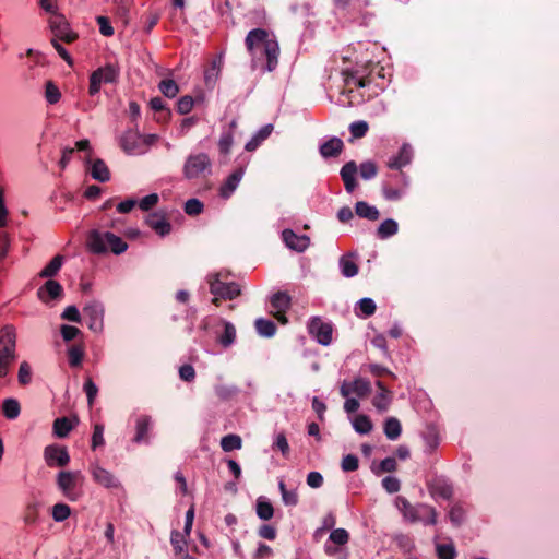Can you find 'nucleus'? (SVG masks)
I'll return each instance as SVG.
<instances>
[{
	"mask_svg": "<svg viewBox=\"0 0 559 559\" xmlns=\"http://www.w3.org/2000/svg\"><path fill=\"white\" fill-rule=\"evenodd\" d=\"M384 69L372 62L356 64L341 72L343 86L341 94L347 97L346 105L359 104L378 95L384 85Z\"/></svg>",
	"mask_w": 559,
	"mask_h": 559,
	"instance_id": "1",
	"label": "nucleus"
},
{
	"mask_svg": "<svg viewBox=\"0 0 559 559\" xmlns=\"http://www.w3.org/2000/svg\"><path fill=\"white\" fill-rule=\"evenodd\" d=\"M254 69L272 72L278 64L281 48L275 35L265 28L251 29L245 39Z\"/></svg>",
	"mask_w": 559,
	"mask_h": 559,
	"instance_id": "2",
	"label": "nucleus"
},
{
	"mask_svg": "<svg viewBox=\"0 0 559 559\" xmlns=\"http://www.w3.org/2000/svg\"><path fill=\"white\" fill-rule=\"evenodd\" d=\"M86 247L91 252L97 254L107 252L121 254L128 249V243L110 231L91 230L87 236Z\"/></svg>",
	"mask_w": 559,
	"mask_h": 559,
	"instance_id": "3",
	"label": "nucleus"
},
{
	"mask_svg": "<svg viewBox=\"0 0 559 559\" xmlns=\"http://www.w3.org/2000/svg\"><path fill=\"white\" fill-rule=\"evenodd\" d=\"M340 391L342 396L346 399L344 411L347 414H354L359 409L360 404L358 400L353 396L355 395L359 399L367 397L371 392V384L366 379L356 378L352 381H344Z\"/></svg>",
	"mask_w": 559,
	"mask_h": 559,
	"instance_id": "4",
	"label": "nucleus"
},
{
	"mask_svg": "<svg viewBox=\"0 0 559 559\" xmlns=\"http://www.w3.org/2000/svg\"><path fill=\"white\" fill-rule=\"evenodd\" d=\"M120 74L118 62L106 63L93 71L90 75L88 94L95 95L100 91L103 84L116 83Z\"/></svg>",
	"mask_w": 559,
	"mask_h": 559,
	"instance_id": "5",
	"label": "nucleus"
},
{
	"mask_svg": "<svg viewBox=\"0 0 559 559\" xmlns=\"http://www.w3.org/2000/svg\"><path fill=\"white\" fill-rule=\"evenodd\" d=\"M408 187L407 176L403 171H391L386 175L382 192L386 200L396 201L402 199Z\"/></svg>",
	"mask_w": 559,
	"mask_h": 559,
	"instance_id": "6",
	"label": "nucleus"
},
{
	"mask_svg": "<svg viewBox=\"0 0 559 559\" xmlns=\"http://www.w3.org/2000/svg\"><path fill=\"white\" fill-rule=\"evenodd\" d=\"M49 27L52 33L51 39L61 40L66 44H72L79 39V33L71 27L69 21L61 13H55L50 16Z\"/></svg>",
	"mask_w": 559,
	"mask_h": 559,
	"instance_id": "7",
	"label": "nucleus"
},
{
	"mask_svg": "<svg viewBox=\"0 0 559 559\" xmlns=\"http://www.w3.org/2000/svg\"><path fill=\"white\" fill-rule=\"evenodd\" d=\"M57 484L62 493L74 501L81 496L83 476L80 472L62 471L57 476Z\"/></svg>",
	"mask_w": 559,
	"mask_h": 559,
	"instance_id": "8",
	"label": "nucleus"
},
{
	"mask_svg": "<svg viewBox=\"0 0 559 559\" xmlns=\"http://www.w3.org/2000/svg\"><path fill=\"white\" fill-rule=\"evenodd\" d=\"M308 332L322 345H329L333 338V326L320 317H313L308 322Z\"/></svg>",
	"mask_w": 559,
	"mask_h": 559,
	"instance_id": "9",
	"label": "nucleus"
},
{
	"mask_svg": "<svg viewBox=\"0 0 559 559\" xmlns=\"http://www.w3.org/2000/svg\"><path fill=\"white\" fill-rule=\"evenodd\" d=\"M210 290L214 296H221L224 300H231L240 295V288L238 284L234 282H224L219 275L211 277Z\"/></svg>",
	"mask_w": 559,
	"mask_h": 559,
	"instance_id": "10",
	"label": "nucleus"
},
{
	"mask_svg": "<svg viewBox=\"0 0 559 559\" xmlns=\"http://www.w3.org/2000/svg\"><path fill=\"white\" fill-rule=\"evenodd\" d=\"M210 164V158L204 153L190 155L185 164V175L188 178H198L209 168Z\"/></svg>",
	"mask_w": 559,
	"mask_h": 559,
	"instance_id": "11",
	"label": "nucleus"
},
{
	"mask_svg": "<svg viewBox=\"0 0 559 559\" xmlns=\"http://www.w3.org/2000/svg\"><path fill=\"white\" fill-rule=\"evenodd\" d=\"M44 455L47 465L50 467H63L70 462V456L66 447L48 445L45 448Z\"/></svg>",
	"mask_w": 559,
	"mask_h": 559,
	"instance_id": "12",
	"label": "nucleus"
},
{
	"mask_svg": "<svg viewBox=\"0 0 559 559\" xmlns=\"http://www.w3.org/2000/svg\"><path fill=\"white\" fill-rule=\"evenodd\" d=\"M84 320L90 330L100 332L104 328V310L96 304L87 305L83 308Z\"/></svg>",
	"mask_w": 559,
	"mask_h": 559,
	"instance_id": "13",
	"label": "nucleus"
},
{
	"mask_svg": "<svg viewBox=\"0 0 559 559\" xmlns=\"http://www.w3.org/2000/svg\"><path fill=\"white\" fill-rule=\"evenodd\" d=\"M273 316L282 323H287L286 311L290 308L292 298L285 292H277L271 299Z\"/></svg>",
	"mask_w": 559,
	"mask_h": 559,
	"instance_id": "14",
	"label": "nucleus"
},
{
	"mask_svg": "<svg viewBox=\"0 0 559 559\" xmlns=\"http://www.w3.org/2000/svg\"><path fill=\"white\" fill-rule=\"evenodd\" d=\"M15 344L11 340H0V377H5L14 361Z\"/></svg>",
	"mask_w": 559,
	"mask_h": 559,
	"instance_id": "15",
	"label": "nucleus"
},
{
	"mask_svg": "<svg viewBox=\"0 0 559 559\" xmlns=\"http://www.w3.org/2000/svg\"><path fill=\"white\" fill-rule=\"evenodd\" d=\"M145 223L159 236L164 237L171 230V224L165 213L154 212L151 213Z\"/></svg>",
	"mask_w": 559,
	"mask_h": 559,
	"instance_id": "16",
	"label": "nucleus"
},
{
	"mask_svg": "<svg viewBox=\"0 0 559 559\" xmlns=\"http://www.w3.org/2000/svg\"><path fill=\"white\" fill-rule=\"evenodd\" d=\"M80 424L79 416L73 414L69 417L56 418L52 430L56 437L66 438Z\"/></svg>",
	"mask_w": 559,
	"mask_h": 559,
	"instance_id": "17",
	"label": "nucleus"
},
{
	"mask_svg": "<svg viewBox=\"0 0 559 559\" xmlns=\"http://www.w3.org/2000/svg\"><path fill=\"white\" fill-rule=\"evenodd\" d=\"M282 236L288 248L300 252L306 250L310 242L308 236L297 235L290 229H285Z\"/></svg>",
	"mask_w": 559,
	"mask_h": 559,
	"instance_id": "18",
	"label": "nucleus"
},
{
	"mask_svg": "<svg viewBox=\"0 0 559 559\" xmlns=\"http://www.w3.org/2000/svg\"><path fill=\"white\" fill-rule=\"evenodd\" d=\"M358 171V167L355 162L346 163L341 169V177L344 182L345 189L347 192H353L356 187V174Z\"/></svg>",
	"mask_w": 559,
	"mask_h": 559,
	"instance_id": "19",
	"label": "nucleus"
},
{
	"mask_svg": "<svg viewBox=\"0 0 559 559\" xmlns=\"http://www.w3.org/2000/svg\"><path fill=\"white\" fill-rule=\"evenodd\" d=\"M69 364L73 368H80L85 357V343L83 340L70 345L67 350Z\"/></svg>",
	"mask_w": 559,
	"mask_h": 559,
	"instance_id": "20",
	"label": "nucleus"
},
{
	"mask_svg": "<svg viewBox=\"0 0 559 559\" xmlns=\"http://www.w3.org/2000/svg\"><path fill=\"white\" fill-rule=\"evenodd\" d=\"M354 430L359 435H368L373 429L371 418L366 414H355L349 418Z\"/></svg>",
	"mask_w": 559,
	"mask_h": 559,
	"instance_id": "21",
	"label": "nucleus"
},
{
	"mask_svg": "<svg viewBox=\"0 0 559 559\" xmlns=\"http://www.w3.org/2000/svg\"><path fill=\"white\" fill-rule=\"evenodd\" d=\"M243 171L242 169H237L233 174H230L224 183L219 188V194L223 198H228L236 190L242 178Z\"/></svg>",
	"mask_w": 559,
	"mask_h": 559,
	"instance_id": "22",
	"label": "nucleus"
},
{
	"mask_svg": "<svg viewBox=\"0 0 559 559\" xmlns=\"http://www.w3.org/2000/svg\"><path fill=\"white\" fill-rule=\"evenodd\" d=\"M344 148V143L338 138H331L320 146V153L323 157H336Z\"/></svg>",
	"mask_w": 559,
	"mask_h": 559,
	"instance_id": "23",
	"label": "nucleus"
},
{
	"mask_svg": "<svg viewBox=\"0 0 559 559\" xmlns=\"http://www.w3.org/2000/svg\"><path fill=\"white\" fill-rule=\"evenodd\" d=\"M411 158V151L407 147H402L399 153L389 160L388 167L391 171H402V167L408 165Z\"/></svg>",
	"mask_w": 559,
	"mask_h": 559,
	"instance_id": "24",
	"label": "nucleus"
},
{
	"mask_svg": "<svg viewBox=\"0 0 559 559\" xmlns=\"http://www.w3.org/2000/svg\"><path fill=\"white\" fill-rule=\"evenodd\" d=\"M378 388L380 389V392L373 397L372 405L379 411V412H385L389 409L392 401L391 392L385 389L381 382L377 383Z\"/></svg>",
	"mask_w": 559,
	"mask_h": 559,
	"instance_id": "25",
	"label": "nucleus"
},
{
	"mask_svg": "<svg viewBox=\"0 0 559 559\" xmlns=\"http://www.w3.org/2000/svg\"><path fill=\"white\" fill-rule=\"evenodd\" d=\"M342 274L346 277H353L358 273V265L354 253L345 254L340 260Z\"/></svg>",
	"mask_w": 559,
	"mask_h": 559,
	"instance_id": "26",
	"label": "nucleus"
},
{
	"mask_svg": "<svg viewBox=\"0 0 559 559\" xmlns=\"http://www.w3.org/2000/svg\"><path fill=\"white\" fill-rule=\"evenodd\" d=\"M383 431L388 439L395 440L402 433V426L397 418L389 417L383 423Z\"/></svg>",
	"mask_w": 559,
	"mask_h": 559,
	"instance_id": "27",
	"label": "nucleus"
},
{
	"mask_svg": "<svg viewBox=\"0 0 559 559\" xmlns=\"http://www.w3.org/2000/svg\"><path fill=\"white\" fill-rule=\"evenodd\" d=\"M94 479L102 486L106 488H111L117 486V481L115 477L105 468L96 466L93 469Z\"/></svg>",
	"mask_w": 559,
	"mask_h": 559,
	"instance_id": "28",
	"label": "nucleus"
},
{
	"mask_svg": "<svg viewBox=\"0 0 559 559\" xmlns=\"http://www.w3.org/2000/svg\"><path fill=\"white\" fill-rule=\"evenodd\" d=\"M355 212L358 216L367 218L369 221H377L380 217L379 211L374 206L369 205L367 202L364 201H359L356 203Z\"/></svg>",
	"mask_w": 559,
	"mask_h": 559,
	"instance_id": "29",
	"label": "nucleus"
},
{
	"mask_svg": "<svg viewBox=\"0 0 559 559\" xmlns=\"http://www.w3.org/2000/svg\"><path fill=\"white\" fill-rule=\"evenodd\" d=\"M428 489L432 497L450 499L452 496V488L440 480H433L429 483Z\"/></svg>",
	"mask_w": 559,
	"mask_h": 559,
	"instance_id": "30",
	"label": "nucleus"
},
{
	"mask_svg": "<svg viewBox=\"0 0 559 559\" xmlns=\"http://www.w3.org/2000/svg\"><path fill=\"white\" fill-rule=\"evenodd\" d=\"M440 444V436L436 430H429L424 436V452L426 454H433Z\"/></svg>",
	"mask_w": 559,
	"mask_h": 559,
	"instance_id": "31",
	"label": "nucleus"
},
{
	"mask_svg": "<svg viewBox=\"0 0 559 559\" xmlns=\"http://www.w3.org/2000/svg\"><path fill=\"white\" fill-rule=\"evenodd\" d=\"M257 514L258 516L263 521H269L274 515V508L270 501H267L265 498L260 497L257 500Z\"/></svg>",
	"mask_w": 559,
	"mask_h": 559,
	"instance_id": "32",
	"label": "nucleus"
},
{
	"mask_svg": "<svg viewBox=\"0 0 559 559\" xmlns=\"http://www.w3.org/2000/svg\"><path fill=\"white\" fill-rule=\"evenodd\" d=\"M92 177L96 180L105 182L109 180L110 173L107 165L102 159H96L91 169Z\"/></svg>",
	"mask_w": 559,
	"mask_h": 559,
	"instance_id": "33",
	"label": "nucleus"
},
{
	"mask_svg": "<svg viewBox=\"0 0 559 559\" xmlns=\"http://www.w3.org/2000/svg\"><path fill=\"white\" fill-rule=\"evenodd\" d=\"M371 469L378 476L384 473H392L397 469V462L395 457H385L380 463L373 464Z\"/></svg>",
	"mask_w": 559,
	"mask_h": 559,
	"instance_id": "34",
	"label": "nucleus"
},
{
	"mask_svg": "<svg viewBox=\"0 0 559 559\" xmlns=\"http://www.w3.org/2000/svg\"><path fill=\"white\" fill-rule=\"evenodd\" d=\"M150 107L152 110L159 114V117L157 118L158 120L166 122L170 119L171 112L168 108H166L165 103L160 97H153L150 100Z\"/></svg>",
	"mask_w": 559,
	"mask_h": 559,
	"instance_id": "35",
	"label": "nucleus"
},
{
	"mask_svg": "<svg viewBox=\"0 0 559 559\" xmlns=\"http://www.w3.org/2000/svg\"><path fill=\"white\" fill-rule=\"evenodd\" d=\"M190 532L183 530V532H174L171 535V544L176 551V555H182L186 551L187 538Z\"/></svg>",
	"mask_w": 559,
	"mask_h": 559,
	"instance_id": "36",
	"label": "nucleus"
},
{
	"mask_svg": "<svg viewBox=\"0 0 559 559\" xmlns=\"http://www.w3.org/2000/svg\"><path fill=\"white\" fill-rule=\"evenodd\" d=\"M399 226L394 219L388 218L378 227V236L382 239L389 238L397 233Z\"/></svg>",
	"mask_w": 559,
	"mask_h": 559,
	"instance_id": "37",
	"label": "nucleus"
},
{
	"mask_svg": "<svg viewBox=\"0 0 559 559\" xmlns=\"http://www.w3.org/2000/svg\"><path fill=\"white\" fill-rule=\"evenodd\" d=\"M221 447L225 452L239 450L242 447V440L238 435L230 433L222 438Z\"/></svg>",
	"mask_w": 559,
	"mask_h": 559,
	"instance_id": "38",
	"label": "nucleus"
},
{
	"mask_svg": "<svg viewBox=\"0 0 559 559\" xmlns=\"http://www.w3.org/2000/svg\"><path fill=\"white\" fill-rule=\"evenodd\" d=\"M357 309V316L367 318L376 312L377 306L371 298H362L358 301Z\"/></svg>",
	"mask_w": 559,
	"mask_h": 559,
	"instance_id": "39",
	"label": "nucleus"
},
{
	"mask_svg": "<svg viewBox=\"0 0 559 559\" xmlns=\"http://www.w3.org/2000/svg\"><path fill=\"white\" fill-rule=\"evenodd\" d=\"M44 293L47 294L49 298L55 299L61 295L62 287L57 281L49 280L40 288L39 295L41 296Z\"/></svg>",
	"mask_w": 559,
	"mask_h": 559,
	"instance_id": "40",
	"label": "nucleus"
},
{
	"mask_svg": "<svg viewBox=\"0 0 559 559\" xmlns=\"http://www.w3.org/2000/svg\"><path fill=\"white\" fill-rule=\"evenodd\" d=\"M62 265V257L56 255L39 273L40 277L55 276Z\"/></svg>",
	"mask_w": 559,
	"mask_h": 559,
	"instance_id": "41",
	"label": "nucleus"
},
{
	"mask_svg": "<svg viewBox=\"0 0 559 559\" xmlns=\"http://www.w3.org/2000/svg\"><path fill=\"white\" fill-rule=\"evenodd\" d=\"M236 338V330L234 325L229 322L224 323V332L218 337V342L222 346L227 347L234 343Z\"/></svg>",
	"mask_w": 559,
	"mask_h": 559,
	"instance_id": "42",
	"label": "nucleus"
},
{
	"mask_svg": "<svg viewBox=\"0 0 559 559\" xmlns=\"http://www.w3.org/2000/svg\"><path fill=\"white\" fill-rule=\"evenodd\" d=\"M45 97L49 104H57L61 98L59 87L52 82L47 81L45 85Z\"/></svg>",
	"mask_w": 559,
	"mask_h": 559,
	"instance_id": "43",
	"label": "nucleus"
},
{
	"mask_svg": "<svg viewBox=\"0 0 559 559\" xmlns=\"http://www.w3.org/2000/svg\"><path fill=\"white\" fill-rule=\"evenodd\" d=\"M159 91L168 98H174L179 93V86L174 80H163L159 85Z\"/></svg>",
	"mask_w": 559,
	"mask_h": 559,
	"instance_id": "44",
	"label": "nucleus"
},
{
	"mask_svg": "<svg viewBox=\"0 0 559 559\" xmlns=\"http://www.w3.org/2000/svg\"><path fill=\"white\" fill-rule=\"evenodd\" d=\"M329 540L336 546H344L349 540V534L345 528H336L331 532Z\"/></svg>",
	"mask_w": 559,
	"mask_h": 559,
	"instance_id": "45",
	"label": "nucleus"
},
{
	"mask_svg": "<svg viewBox=\"0 0 559 559\" xmlns=\"http://www.w3.org/2000/svg\"><path fill=\"white\" fill-rule=\"evenodd\" d=\"M52 518L57 522L67 520L71 514V509L66 503H57L52 507Z\"/></svg>",
	"mask_w": 559,
	"mask_h": 559,
	"instance_id": "46",
	"label": "nucleus"
},
{
	"mask_svg": "<svg viewBox=\"0 0 559 559\" xmlns=\"http://www.w3.org/2000/svg\"><path fill=\"white\" fill-rule=\"evenodd\" d=\"M255 328L258 332L263 336H272L275 333V324L265 319H259L255 321Z\"/></svg>",
	"mask_w": 559,
	"mask_h": 559,
	"instance_id": "47",
	"label": "nucleus"
},
{
	"mask_svg": "<svg viewBox=\"0 0 559 559\" xmlns=\"http://www.w3.org/2000/svg\"><path fill=\"white\" fill-rule=\"evenodd\" d=\"M3 414L7 418H15L20 413V405L15 400L9 399L3 402Z\"/></svg>",
	"mask_w": 559,
	"mask_h": 559,
	"instance_id": "48",
	"label": "nucleus"
},
{
	"mask_svg": "<svg viewBox=\"0 0 559 559\" xmlns=\"http://www.w3.org/2000/svg\"><path fill=\"white\" fill-rule=\"evenodd\" d=\"M194 107V99L191 96H182L177 102V111L180 115L189 114Z\"/></svg>",
	"mask_w": 559,
	"mask_h": 559,
	"instance_id": "49",
	"label": "nucleus"
},
{
	"mask_svg": "<svg viewBox=\"0 0 559 559\" xmlns=\"http://www.w3.org/2000/svg\"><path fill=\"white\" fill-rule=\"evenodd\" d=\"M104 426L100 424H95L92 435V449L96 450L98 447L104 445Z\"/></svg>",
	"mask_w": 559,
	"mask_h": 559,
	"instance_id": "50",
	"label": "nucleus"
},
{
	"mask_svg": "<svg viewBox=\"0 0 559 559\" xmlns=\"http://www.w3.org/2000/svg\"><path fill=\"white\" fill-rule=\"evenodd\" d=\"M203 203L198 199H189L185 204V212L190 215H199L203 211Z\"/></svg>",
	"mask_w": 559,
	"mask_h": 559,
	"instance_id": "51",
	"label": "nucleus"
},
{
	"mask_svg": "<svg viewBox=\"0 0 559 559\" xmlns=\"http://www.w3.org/2000/svg\"><path fill=\"white\" fill-rule=\"evenodd\" d=\"M341 466L344 472H354L359 467V460L354 454H347L343 457Z\"/></svg>",
	"mask_w": 559,
	"mask_h": 559,
	"instance_id": "52",
	"label": "nucleus"
},
{
	"mask_svg": "<svg viewBox=\"0 0 559 559\" xmlns=\"http://www.w3.org/2000/svg\"><path fill=\"white\" fill-rule=\"evenodd\" d=\"M437 554L439 559H454L455 548L452 544H441L437 546Z\"/></svg>",
	"mask_w": 559,
	"mask_h": 559,
	"instance_id": "53",
	"label": "nucleus"
},
{
	"mask_svg": "<svg viewBox=\"0 0 559 559\" xmlns=\"http://www.w3.org/2000/svg\"><path fill=\"white\" fill-rule=\"evenodd\" d=\"M84 391L87 396L88 405H90V407H92L95 402L97 392H98V389H97L96 384L93 382L92 378L86 379V381L84 383Z\"/></svg>",
	"mask_w": 559,
	"mask_h": 559,
	"instance_id": "54",
	"label": "nucleus"
},
{
	"mask_svg": "<svg viewBox=\"0 0 559 559\" xmlns=\"http://www.w3.org/2000/svg\"><path fill=\"white\" fill-rule=\"evenodd\" d=\"M359 173L364 179H370L377 175L378 167L373 162H365L360 165Z\"/></svg>",
	"mask_w": 559,
	"mask_h": 559,
	"instance_id": "55",
	"label": "nucleus"
},
{
	"mask_svg": "<svg viewBox=\"0 0 559 559\" xmlns=\"http://www.w3.org/2000/svg\"><path fill=\"white\" fill-rule=\"evenodd\" d=\"M368 129V123L365 121H356L349 126V130L354 139L362 138L367 133Z\"/></svg>",
	"mask_w": 559,
	"mask_h": 559,
	"instance_id": "56",
	"label": "nucleus"
},
{
	"mask_svg": "<svg viewBox=\"0 0 559 559\" xmlns=\"http://www.w3.org/2000/svg\"><path fill=\"white\" fill-rule=\"evenodd\" d=\"M61 40L51 39L52 47L57 50L58 55L70 66L73 67L74 61L66 48L60 44Z\"/></svg>",
	"mask_w": 559,
	"mask_h": 559,
	"instance_id": "57",
	"label": "nucleus"
},
{
	"mask_svg": "<svg viewBox=\"0 0 559 559\" xmlns=\"http://www.w3.org/2000/svg\"><path fill=\"white\" fill-rule=\"evenodd\" d=\"M150 423L147 419L142 418L136 423V441L145 440L148 433Z\"/></svg>",
	"mask_w": 559,
	"mask_h": 559,
	"instance_id": "58",
	"label": "nucleus"
},
{
	"mask_svg": "<svg viewBox=\"0 0 559 559\" xmlns=\"http://www.w3.org/2000/svg\"><path fill=\"white\" fill-rule=\"evenodd\" d=\"M158 194L157 193H151L143 199H141L139 206L143 211H148L153 209L158 203Z\"/></svg>",
	"mask_w": 559,
	"mask_h": 559,
	"instance_id": "59",
	"label": "nucleus"
},
{
	"mask_svg": "<svg viewBox=\"0 0 559 559\" xmlns=\"http://www.w3.org/2000/svg\"><path fill=\"white\" fill-rule=\"evenodd\" d=\"M382 486L389 493H394L400 490V480L394 476H388L382 480Z\"/></svg>",
	"mask_w": 559,
	"mask_h": 559,
	"instance_id": "60",
	"label": "nucleus"
},
{
	"mask_svg": "<svg viewBox=\"0 0 559 559\" xmlns=\"http://www.w3.org/2000/svg\"><path fill=\"white\" fill-rule=\"evenodd\" d=\"M81 334V331L73 325H62L61 326V335L64 341L69 342L74 340Z\"/></svg>",
	"mask_w": 559,
	"mask_h": 559,
	"instance_id": "61",
	"label": "nucleus"
},
{
	"mask_svg": "<svg viewBox=\"0 0 559 559\" xmlns=\"http://www.w3.org/2000/svg\"><path fill=\"white\" fill-rule=\"evenodd\" d=\"M97 23L99 25V31L104 36L109 37L114 35V28L106 16H98Z\"/></svg>",
	"mask_w": 559,
	"mask_h": 559,
	"instance_id": "62",
	"label": "nucleus"
},
{
	"mask_svg": "<svg viewBox=\"0 0 559 559\" xmlns=\"http://www.w3.org/2000/svg\"><path fill=\"white\" fill-rule=\"evenodd\" d=\"M179 377L186 382H191L195 378L194 368L191 365H183L179 368Z\"/></svg>",
	"mask_w": 559,
	"mask_h": 559,
	"instance_id": "63",
	"label": "nucleus"
},
{
	"mask_svg": "<svg viewBox=\"0 0 559 559\" xmlns=\"http://www.w3.org/2000/svg\"><path fill=\"white\" fill-rule=\"evenodd\" d=\"M62 318L72 322H80L81 316L75 306H69L64 309Z\"/></svg>",
	"mask_w": 559,
	"mask_h": 559,
	"instance_id": "64",
	"label": "nucleus"
}]
</instances>
